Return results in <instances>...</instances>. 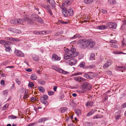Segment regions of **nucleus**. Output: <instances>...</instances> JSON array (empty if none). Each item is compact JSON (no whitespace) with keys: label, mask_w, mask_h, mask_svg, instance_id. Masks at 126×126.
Masks as SVG:
<instances>
[{"label":"nucleus","mask_w":126,"mask_h":126,"mask_svg":"<svg viewBox=\"0 0 126 126\" xmlns=\"http://www.w3.org/2000/svg\"><path fill=\"white\" fill-rule=\"evenodd\" d=\"M79 77H75L74 78V79L77 81H79Z\"/></svg>","instance_id":"nucleus-60"},{"label":"nucleus","mask_w":126,"mask_h":126,"mask_svg":"<svg viewBox=\"0 0 126 126\" xmlns=\"http://www.w3.org/2000/svg\"><path fill=\"white\" fill-rule=\"evenodd\" d=\"M37 76L35 75L32 74L31 76V79L33 80H36L37 79Z\"/></svg>","instance_id":"nucleus-27"},{"label":"nucleus","mask_w":126,"mask_h":126,"mask_svg":"<svg viewBox=\"0 0 126 126\" xmlns=\"http://www.w3.org/2000/svg\"><path fill=\"white\" fill-rule=\"evenodd\" d=\"M52 68L55 70L56 71L58 72H60V71H61V69H60V68H59L58 67H55V66H53L52 67Z\"/></svg>","instance_id":"nucleus-21"},{"label":"nucleus","mask_w":126,"mask_h":126,"mask_svg":"<svg viewBox=\"0 0 126 126\" xmlns=\"http://www.w3.org/2000/svg\"><path fill=\"white\" fill-rule=\"evenodd\" d=\"M62 12L65 16L66 17L68 15L67 9L65 7H61Z\"/></svg>","instance_id":"nucleus-11"},{"label":"nucleus","mask_w":126,"mask_h":126,"mask_svg":"<svg viewBox=\"0 0 126 126\" xmlns=\"http://www.w3.org/2000/svg\"><path fill=\"white\" fill-rule=\"evenodd\" d=\"M29 97V95L25 93L24 95L23 98L25 99H27Z\"/></svg>","instance_id":"nucleus-38"},{"label":"nucleus","mask_w":126,"mask_h":126,"mask_svg":"<svg viewBox=\"0 0 126 126\" xmlns=\"http://www.w3.org/2000/svg\"><path fill=\"white\" fill-rule=\"evenodd\" d=\"M61 72H60V73H62L63 74H67L68 73V72L66 71H65L62 69H61Z\"/></svg>","instance_id":"nucleus-42"},{"label":"nucleus","mask_w":126,"mask_h":126,"mask_svg":"<svg viewBox=\"0 0 126 126\" xmlns=\"http://www.w3.org/2000/svg\"><path fill=\"white\" fill-rule=\"evenodd\" d=\"M107 28V26L104 25H102L100 26H98L97 27V29L100 30H104L106 29Z\"/></svg>","instance_id":"nucleus-14"},{"label":"nucleus","mask_w":126,"mask_h":126,"mask_svg":"<svg viewBox=\"0 0 126 126\" xmlns=\"http://www.w3.org/2000/svg\"><path fill=\"white\" fill-rule=\"evenodd\" d=\"M59 23H62L63 24H66L68 23V22H64L62 21V20H60L59 21Z\"/></svg>","instance_id":"nucleus-44"},{"label":"nucleus","mask_w":126,"mask_h":126,"mask_svg":"<svg viewBox=\"0 0 126 126\" xmlns=\"http://www.w3.org/2000/svg\"><path fill=\"white\" fill-rule=\"evenodd\" d=\"M48 96L46 95H44L43 97H41L40 98L41 102L43 104L47 105L48 103L47 100L48 99Z\"/></svg>","instance_id":"nucleus-6"},{"label":"nucleus","mask_w":126,"mask_h":126,"mask_svg":"<svg viewBox=\"0 0 126 126\" xmlns=\"http://www.w3.org/2000/svg\"><path fill=\"white\" fill-rule=\"evenodd\" d=\"M107 25L110 28H112L113 29H116L117 27V24L115 23L109 22L107 23Z\"/></svg>","instance_id":"nucleus-8"},{"label":"nucleus","mask_w":126,"mask_h":126,"mask_svg":"<svg viewBox=\"0 0 126 126\" xmlns=\"http://www.w3.org/2000/svg\"><path fill=\"white\" fill-rule=\"evenodd\" d=\"M45 84V81L42 79H40V84L41 85H43Z\"/></svg>","instance_id":"nucleus-46"},{"label":"nucleus","mask_w":126,"mask_h":126,"mask_svg":"<svg viewBox=\"0 0 126 126\" xmlns=\"http://www.w3.org/2000/svg\"><path fill=\"white\" fill-rule=\"evenodd\" d=\"M86 43L87 47H89L91 48H93L96 44L95 42L91 39L87 40Z\"/></svg>","instance_id":"nucleus-4"},{"label":"nucleus","mask_w":126,"mask_h":126,"mask_svg":"<svg viewBox=\"0 0 126 126\" xmlns=\"http://www.w3.org/2000/svg\"><path fill=\"white\" fill-rule=\"evenodd\" d=\"M68 11V14L70 16H72L74 14L73 11L71 7L69 9Z\"/></svg>","instance_id":"nucleus-18"},{"label":"nucleus","mask_w":126,"mask_h":126,"mask_svg":"<svg viewBox=\"0 0 126 126\" xmlns=\"http://www.w3.org/2000/svg\"><path fill=\"white\" fill-rule=\"evenodd\" d=\"M26 21V20L25 19V18H15L11 20L10 22L12 24H19Z\"/></svg>","instance_id":"nucleus-3"},{"label":"nucleus","mask_w":126,"mask_h":126,"mask_svg":"<svg viewBox=\"0 0 126 126\" xmlns=\"http://www.w3.org/2000/svg\"><path fill=\"white\" fill-rule=\"evenodd\" d=\"M104 14H106L107 13V11L105 10L102 9L101 11Z\"/></svg>","instance_id":"nucleus-62"},{"label":"nucleus","mask_w":126,"mask_h":126,"mask_svg":"<svg viewBox=\"0 0 126 126\" xmlns=\"http://www.w3.org/2000/svg\"><path fill=\"white\" fill-rule=\"evenodd\" d=\"M87 40L84 39H80L78 41V43L80 44L84 47H87Z\"/></svg>","instance_id":"nucleus-7"},{"label":"nucleus","mask_w":126,"mask_h":126,"mask_svg":"<svg viewBox=\"0 0 126 126\" xmlns=\"http://www.w3.org/2000/svg\"><path fill=\"white\" fill-rule=\"evenodd\" d=\"M109 42L110 43H116V41L113 40H110L109 41Z\"/></svg>","instance_id":"nucleus-61"},{"label":"nucleus","mask_w":126,"mask_h":126,"mask_svg":"<svg viewBox=\"0 0 126 126\" xmlns=\"http://www.w3.org/2000/svg\"><path fill=\"white\" fill-rule=\"evenodd\" d=\"M95 57V54L94 53H92L90 55V57L89 58V59L91 60H93V59H94Z\"/></svg>","instance_id":"nucleus-26"},{"label":"nucleus","mask_w":126,"mask_h":126,"mask_svg":"<svg viewBox=\"0 0 126 126\" xmlns=\"http://www.w3.org/2000/svg\"><path fill=\"white\" fill-rule=\"evenodd\" d=\"M64 50L66 52L64 55V58L65 60L75 57L78 55V52L75 51L76 48H71L70 50L68 48H64Z\"/></svg>","instance_id":"nucleus-1"},{"label":"nucleus","mask_w":126,"mask_h":126,"mask_svg":"<svg viewBox=\"0 0 126 126\" xmlns=\"http://www.w3.org/2000/svg\"><path fill=\"white\" fill-rule=\"evenodd\" d=\"M44 21L40 17V23L41 24H43Z\"/></svg>","instance_id":"nucleus-57"},{"label":"nucleus","mask_w":126,"mask_h":126,"mask_svg":"<svg viewBox=\"0 0 126 126\" xmlns=\"http://www.w3.org/2000/svg\"><path fill=\"white\" fill-rule=\"evenodd\" d=\"M30 101L31 102H33L35 101H38V98L35 96L34 97H32L31 98Z\"/></svg>","instance_id":"nucleus-17"},{"label":"nucleus","mask_w":126,"mask_h":126,"mask_svg":"<svg viewBox=\"0 0 126 126\" xmlns=\"http://www.w3.org/2000/svg\"><path fill=\"white\" fill-rule=\"evenodd\" d=\"M43 6L44 8L46 9L47 11L50 9V7L49 5H44Z\"/></svg>","instance_id":"nucleus-32"},{"label":"nucleus","mask_w":126,"mask_h":126,"mask_svg":"<svg viewBox=\"0 0 126 126\" xmlns=\"http://www.w3.org/2000/svg\"><path fill=\"white\" fill-rule=\"evenodd\" d=\"M118 69L119 70H123L125 69V68L123 66L118 67Z\"/></svg>","instance_id":"nucleus-43"},{"label":"nucleus","mask_w":126,"mask_h":126,"mask_svg":"<svg viewBox=\"0 0 126 126\" xmlns=\"http://www.w3.org/2000/svg\"><path fill=\"white\" fill-rule=\"evenodd\" d=\"M15 54L17 56L20 57H23L24 56V55L23 53L21 51L18 50H15L14 52Z\"/></svg>","instance_id":"nucleus-10"},{"label":"nucleus","mask_w":126,"mask_h":126,"mask_svg":"<svg viewBox=\"0 0 126 126\" xmlns=\"http://www.w3.org/2000/svg\"><path fill=\"white\" fill-rule=\"evenodd\" d=\"M84 77L86 78L87 79H89V75L88 74H85L84 75Z\"/></svg>","instance_id":"nucleus-54"},{"label":"nucleus","mask_w":126,"mask_h":126,"mask_svg":"<svg viewBox=\"0 0 126 126\" xmlns=\"http://www.w3.org/2000/svg\"><path fill=\"white\" fill-rule=\"evenodd\" d=\"M0 84L1 85L4 86L5 85V81L4 80H2L0 81Z\"/></svg>","instance_id":"nucleus-48"},{"label":"nucleus","mask_w":126,"mask_h":126,"mask_svg":"<svg viewBox=\"0 0 126 126\" xmlns=\"http://www.w3.org/2000/svg\"><path fill=\"white\" fill-rule=\"evenodd\" d=\"M111 47H113L115 48L118 47L115 44H112L111 45Z\"/></svg>","instance_id":"nucleus-53"},{"label":"nucleus","mask_w":126,"mask_h":126,"mask_svg":"<svg viewBox=\"0 0 126 126\" xmlns=\"http://www.w3.org/2000/svg\"><path fill=\"white\" fill-rule=\"evenodd\" d=\"M94 102L92 101H91L90 102H88L86 104V106H87L88 105L90 106H92L94 104Z\"/></svg>","instance_id":"nucleus-24"},{"label":"nucleus","mask_w":126,"mask_h":126,"mask_svg":"<svg viewBox=\"0 0 126 126\" xmlns=\"http://www.w3.org/2000/svg\"><path fill=\"white\" fill-rule=\"evenodd\" d=\"M50 4L52 6V9L54 8L55 7V3L54 1H51L50 3Z\"/></svg>","instance_id":"nucleus-29"},{"label":"nucleus","mask_w":126,"mask_h":126,"mask_svg":"<svg viewBox=\"0 0 126 126\" xmlns=\"http://www.w3.org/2000/svg\"><path fill=\"white\" fill-rule=\"evenodd\" d=\"M79 82H81L82 81H83L84 80V79L83 78L79 77Z\"/></svg>","instance_id":"nucleus-47"},{"label":"nucleus","mask_w":126,"mask_h":126,"mask_svg":"<svg viewBox=\"0 0 126 126\" xmlns=\"http://www.w3.org/2000/svg\"><path fill=\"white\" fill-rule=\"evenodd\" d=\"M67 109L66 107H63L61 108L60 109L62 113H64L66 110Z\"/></svg>","instance_id":"nucleus-30"},{"label":"nucleus","mask_w":126,"mask_h":126,"mask_svg":"<svg viewBox=\"0 0 126 126\" xmlns=\"http://www.w3.org/2000/svg\"><path fill=\"white\" fill-rule=\"evenodd\" d=\"M84 63H81L79 65V66L80 67H83L85 66Z\"/></svg>","instance_id":"nucleus-63"},{"label":"nucleus","mask_w":126,"mask_h":126,"mask_svg":"<svg viewBox=\"0 0 126 126\" xmlns=\"http://www.w3.org/2000/svg\"><path fill=\"white\" fill-rule=\"evenodd\" d=\"M75 111L77 115L78 116L80 115L81 113V110H79L75 109Z\"/></svg>","instance_id":"nucleus-23"},{"label":"nucleus","mask_w":126,"mask_h":126,"mask_svg":"<svg viewBox=\"0 0 126 126\" xmlns=\"http://www.w3.org/2000/svg\"><path fill=\"white\" fill-rule=\"evenodd\" d=\"M62 33V32H58L56 33L55 35V36H58L59 35L61 34Z\"/></svg>","instance_id":"nucleus-49"},{"label":"nucleus","mask_w":126,"mask_h":126,"mask_svg":"<svg viewBox=\"0 0 126 126\" xmlns=\"http://www.w3.org/2000/svg\"><path fill=\"white\" fill-rule=\"evenodd\" d=\"M68 61L69 64L71 65H73L76 63L77 60L75 59H72L68 60Z\"/></svg>","instance_id":"nucleus-12"},{"label":"nucleus","mask_w":126,"mask_h":126,"mask_svg":"<svg viewBox=\"0 0 126 126\" xmlns=\"http://www.w3.org/2000/svg\"><path fill=\"white\" fill-rule=\"evenodd\" d=\"M10 40H12L13 41L18 42L20 41V40L19 39L17 38H10Z\"/></svg>","instance_id":"nucleus-31"},{"label":"nucleus","mask_w":126,"mask_h":126,"mask_svg":"<svg viewBox=\"0 0 126 126\" xmlns=\"http://www.w3.org/2000/svg\"><path fill=\"white\" fill-rule=\"evenodd\" d=\"M33 59L35 61H38L39 60V58L38 56H36L33 57Z\"/></svg>","instance_id":"nucleus-39"},{"label":"nucleus","mask_w":126,"mask_h":126,"mask_svg":"<svg viewBox=\"0 0 126 126\" xmlns=\"http://www.w3.org/2000/svg\"><path fill=\"white\" fill-rule=\"evenodd\" d=\"M82 36L78 34H76L74 35L73 37L71 38V39H73L74 38H81Z\"/></svg>","instance_id":"nucleus-25"},{"label":"nucleus","mask_w":126,"mask_h":126,"mask_svg":"<svg viewBox=\"0 0 126 126\" xmlns=\"http://www.w3.org/2000/svg\"><path fill=\"white\" fill-rule=\"evenodd\" d=\"M48 119V118H41L40 119V123H42L43 122L44 123V121H46V120H47Z\"/></svg>","instance_id":"nucleus-22"},{"label":"nucleus","mask_w":126,"mask_h":126,"mask_svg":"<svg viewBox=\"0 0 126 126\" xmlns=\"http://www.w3.org/2000/svg\"><path fill=\"white\" fill-rule=\"evenodd\" d=\"M48 93L49 95H51L54 94V93L53 92L51 91H49L48 92Z\"/></svg>","instance_id":"nucleus-41"},{"label":"nucleus","mask_w":126,"mask_h":126,"mask_svg":"<svg viewBox=\"0 0 126 126\" xmlns=\"http://www.w3.org/2000/svg\"><path fill=\"white\" fill-rule=\"evenodd\" d=\"M49 14L51 15H53V14L52 13L51 11V9L47 11Z\"/></svg>","instance_id":"nucleus-64"},{"label":"nucleus","mask_w":126,"mask_h":126,"mask_svg":"<svg viewBox=\"0 0 126 126\" xmlns=\"http://www.w3.org/2000/svg\"><path fill=\"white\" fill-rule=\"evenodd\" d=\"M16 82L17 83L18 85L20 84L21 83V81H20L18 79H17L16 80Z\"/></svg>","instance_id":"nucleus-50"},{"label":"nucleus","mask_w":126,"mask_h":126,"mask_svg":"<svg viewBox=\"0 0 126 126\" xmlns=\"http://www.w3.org/2000/svg\"><path fill=\"white\" fill-rule=\"evenodd\" d=\"M12 32L15 33L21 34V31L20 30H19L15 28H13L12 30Z\"/></svg>","instance_id":"nucleus-15"},{"label":"nucleus","mask_w":126,"mask_h":126,"mask_svg":"<svg viewBox=\"0 0 126 126\" xmlns=\"http://www.w3.org/2000/svg\"><path fill=\"white\" fill-rule=\"evenodd\" d=\"M45 89L43 87L40 86V91L42 93H44L45 91Z\"/></svg>","instance_id":"nucleus-36"},{"label":"nucleus","mask_w":126,"mask_h":126,"mask_svg":"<svg viewBox=\"0 0 126 126\" xmlns=\"http://www.w3.org/2000/svg\"><path fill=\"white\" fill-rule=\"evenodd\" d=\"M80 87L81 89L80 92L83 94L87 91L90 90L91 87L88 82H85L83 83Z\"/></svg>","instance_id":"nucleus-2"},{"label":"nucleus","mask_w":126,"mask_h":126,"mask_svg":"<svg viewBox=\"0 0 126 126\" xmlns=\"http://www.w3.org/2000/svg\"><path fill=\"white\" fill-rule=\"evenodd\" d=\"M8 92V90H5L3 92V95L6 96L7 95Z\"/></svg>","instance_id":"nucleus-37"},{"label":"nucleus","mask_w":126,"mask_h":126,"mask_svg":"<svg viewBox=\"0 0 126 126\" xmlns=\"http://www.w3.org/2000/svg\"><path fill=\"white\" fill-rule=\"evenodd\" d=\"M52 58L54 61L55 60H59L61 59L60 57H58L57 55L55 54L52 55Z\"/></svg>","instance_id":"nucleus-13"},{"label":"nucleus","mask_w":126,"mask_h":126,"mask_svg":"<svg viewBox=\"0 0 126 126\" xmlns=\"http://www.w3.org/2000/svg\"><path fill=\"white\" fill-rule=\"evenodd\" d=\"M39 122V121H38L37 122L31 123L28 124L27 126H36L39 125L38 123Z\"/></svg>","instance_id":"nucleus-16"},{"label":"nucleus","mask_w":126,"mask_h":126,"mask_svg":"<svg viewBox=\"0 0 126 126\" xmlns=\"http://www.w3.org/2000/svg\"><path fill=\"white\" fill-rule=\"evenodd\" d=\"M94 111L93 110H91L88 112L86 116L88 117L89 116L93 114Z\"/></svg>","instance_id":"nucleus-28"},{"label":"nucleus","mask_w":126,"mask_h":126,"mask_svg":"<svg viewBox=\"0 0 126 126\" xmlns=\"http://www.w3.org/2000/svg\"><path fill=\"white\" fill-rule=\"evenodd\" d=\"M9 105L8 104H5L3 107V110H6L7 108L8 107Z\"/></svg>","instance_id":"nucleus-35"},{"label":"nucleus","mask_w":126,"mask_h":126,"mask_svg":"<svg viewBox=\"0 0 126 126\" xmlns=\"http://www.w3.org/2000/svg\"><path fill=\"white\" fill-rule=\"evenodd\" d=\"M31 17L33 18L32 19L30 20L29 19L27 18H25V19L26 20V21L28 22V23H29L30 24H32V20H38L39 17V16L35 14H33L32 15Z\"/></svg>","instance_id":"nucleus-5"},{"label":"nucleus","mask_w":126,"mask_h":126,"mask_svg":"<svg viewBox=\"0 0 126 126\" xmlns=\"http://www.w3.org/2000/svg\"><path fill=\"white\" fill-rule=\"evenodd\" d=\"M6 48L5 50L9 52L11 50V49L9 47H7Z\"/></svg>","instance_id":"nucleus-51"},{"label":"nucleus","mask_w":126,"mask_h":126,"mask_svg":"<svg viewBox=\"0 0 126 126\" xmlns=\"http://www.w3.org/2000/svg\"><path fill=\"white\" fill-rule=\"evenodd\" d=\"M112 62L111 60H108L107 62L104 64L103 66L104 68H107L109 66H110L112 63Z\"/></svg>","instance_id":"nucleus-9"},{"label":"nucleus","mask_w":126,"mask_h":126,"mask_svg":"<svg viewBox=\"0 0 126 126\" xmlns=\"http://www.w3.org/2000/svg\"><path fill=\"white\" fill-rule=\"evenodd\" d=\"M107 73L109 75H111L112 74V72L111 71L109 70L107 71Z\"/></svg>","instance_id":"nucleus-52"},{"label":"nucleus","mask_w":126,"mask_h":126,"mask_svg":"<svg viewBox=\"0 0 126 126\" xmlns=\"http://www.w3.org/2000/svg\"><path fill=\"white\" fill-rule=\"evenodd\" d=\"M126 107V102L124 103L122 106L121 108H123Z\"/></svg>","instance_id":"nucleus-58"},{"label":"nucleus","mask_w":126,"mask_h":126,"mask_svg":"<svg viewBox=\"0 0 126 126\" xmlns=\"http://www.w3.org/2000/svg\"><path fill=\"white\" fill-rule=\"evenodd\" d=\"M8 118L9 119H14L17 118V117L16 116H14L13 115L9 116Z\"/></svg>","instance_id":"nucleus-34"},{"label":"nucleus","mask_w":126,"mask_h":126,"mask_svg":"<svg viewBox=\"0 0 126 126\" xmlns=\"http://www.w3.org/2000/svg\"><path fill=\"white\" fill-rule=\"evenodd\" d=\"M108 3L111 5L115 4L116 3L115 0H108Z\"/></svg>","instance_id":"nucleus-19"},{"label":"nucleus","mask_w":126,"mask_h":126,"mask_svg":"<svg viewBox=\"0 0 126 126\" xmlns=\"http://www.w3.org/2000/svg\"><path fill=\"white\" fill-rule=\"evenodd\" d=\"M46 32L43 31L41 32H40V34H46Z\"/></svg>","instance_id":"nucleus-56"},{"label":"nucleus","mask_w":126,"mask_h":126,"mask_svg":"<svg viewBox=\"0 0 126 126\" xmlns=\"http://www.w3.org/2000/svg\"><path fill=\"white\" fill-rule=\"evenodd\" d=\"M84 2L86 4H89L93 2V0H84Z\"/></svg>","instance_id":"nucleus-20"},{"label":"nucleus","mask_w":126,"mask_h":126,"mask_svg":"<svg viewBox=\"0 0 126 126\" xmlns=\"http://www.w3.org/2000/svg\"><path fill=\"white\" fill-rule=\"evenodd\" d=\"M6 41L3 40H0V43L2 45H4Z\"/></svg>","instance_id":"nucleus-45"},{"label":"nucleus","mask_w":126,"mask_h":126,"mask_svg":"<svg viewBox=\"0 0 126 126\" xmlns=\"http://www.w3.org/2000/svg\"><path fill=\"white\" fill-rule=\"evenodd\" d=\"M121 117V115H117L115 117V119L116 120H117L119 119V118Z\"/></svg>","instance_id":"nucleus-59"},{"label":"nucleus","mask_w":126,"mask_h":126,"mask_svg":"<svg viewBox=\"0 0 126 126\" xmlns=\"http://www.w3.org/2000/svg\"><path fill=\"white\" fill-rule=\"evenodd\" d=\"M10 44V42L8 41H6L4 45L5 47H8L9 45Z\"/></svg>","instance_id":"nucleus-33"},{"label":"nucleus","mask_w":126,"mask_h":126,"mask_svg":"<svg viewBox=\"0 0 126 126\" xmlns=\"http://www.w3.org/2000/svg\"><path fill=\"white\" fill-rule=\"evenodd\" d=\"M88 125L89 126H92L93 125V123L91 122L87 123Z\"/></svg>","instance_id":"nucleus-55"},{"label":"nucleus","mask_w":126,"mask_h":126,"mask_svg":"<svg viewBox=\"0 0 126 126\" xmlns=\"http://www.w3.org/2000/svg\"><path fill=\"white\" fill-rule=\"evenodd\" d=\"M34 86L33 83L32 82H29L28 84V86L29 87H32Z\"/></svg>","instance_id":"nucleus-40"}]
</instances>
